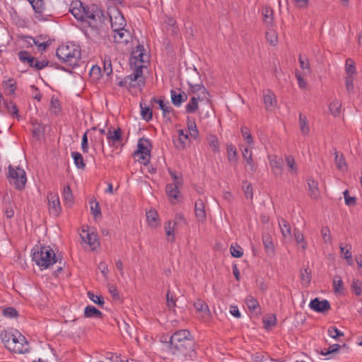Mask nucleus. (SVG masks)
I'll return each instance as SVG.
<instances>
[{
    "label": "nucleus",
    "mask_w": 362,
    "mask_h": 362,
    "mask_svg": "<svg viewBox=\"0 0 362 362\" xmlns=\"http://www.w3.org/2000/svg\"><path fill=\"white\" fill-rule=\"evenodd\" d=\"M5 105L6 106L8 112L12 116L16 115V116L18 117V110L17 106L13 102L10 101V102L6 103Z\"/></svg>",
    "instance_id": "nucleus-62"
},
{
    "label": "nucleus",
    "mask_w": 362,
    "mask_h": 362,
    "mask_svg": "<svg viewBox=\"0 0 362 362\" xmlns=\"http://www.w3.org/2000/svg\"><path fill=\"white\" fill-rule=\"evenodd\" d=\"M135 159L139 163L147 165L150 159V153L144 151H135L134 153Z\"/></svg>",
    "instance_id": "nucleus-32"
},
{
    "label": "nucleus",
    "mask_w": 362,
    "mask_h": 362,
    "mask_svg": "<svg viewBox=\"0 0 362 362\" xmlns=\"http://www.w3.org/2000/svg\"><path fill=\"white\" fill-rule=\"evenodd\" d=\"M146 219L149 225L156 227L158 225V214L155 210H149L146 212Z\"/></svg>",
    "instance_id": "nucleus-35"
},
{
    "label": "nucleus",
    "mask_w": 362,
    "mask_h": 362,
    "mask_svg": "<svg viewBox=\"0 0 362 362\" xmlns=\"http://www.w3.org/2000/svg\"><path fill=\"white\" fill-rule=\"evenodd\" d=\"M188 140V135L184 133L182 129L178 130V137L174 139L175 147L178 149H183Z\"/></svg>",
    "instance_id": "nucleus-20"
},
{
    "label": "nucleus",
    "mask_w": 362,
    "mask_h": 362,
    "mask_svg": "<svg viewBox=\"0 0 362 362\" xmlns=\"http://www.w3.org/2000/svg\"><path fill=\"white\" fill-rule=\"evenodd\" d=\"M151 101L152 102H154L157 104H158L160 108L163 111V115L165 116L166 113H169L171 110H172V107H169V106H167L165 105L164 103H163V100L161 99H157L156 98H153L151 99Z\"/></svg>",
    "instance_id": "nucleus-50"
},
{
    "label": "nucleus",
    "mask_w": 362,
    "mask_h": 362,
    "mask_svg": "<svg viewBox=\"0 0 362 362\" xmlns=\"http://www.w3.org/2000/svg\"><path fill=\"white\" fill-rule=\"evenodd\" d=\"M70 12L78 20L86 22L91 31V35L98 38L102 35L105 16L100 11H90L83 6L79 1H74L69 8Z\"/></svg>",
    "instance_id": "nucleus-1"
},
{
    "label": "nucleus",
    "mask_w": 362,
    "mask_h": 362,
    "mask_svg": "<svg viewBox=\"0 0 362 362\" xmlns=\"http://www.w3.org/2000/svg\"><path fill=\"white\" fill-rule=\"evenodd\" d=\"M264 327L266 329H269L272 326L274 325L276 323V317L275 315H269L265 317L263 320Z\"/></svg>",
    "instance_id": "nucleus-61"
},
{
    "label": "nucleus",
    "mask_w": 362,
    "mask_h": 362,
    "mask_svg": "<svg viewBox=\"0 0 362 362\" xmlns=\"http://www.w3.org/2000/svg\"><path fill=\"white\" fill-rule=\"evenodd\" d=\"M208 141L212 151L216 153L220 152L219 143L218 138L214 135H210L208 137Z\"/></svg>",
    "instance_id": "nucleus-44"
},
{
    "label": "nucleus",
    "mask_w": 362,
    "mask_h": 362,
    "mask_svg": "<svg viewBox=\"0 0 362 362\" xmlns=\"http://www.w3.org/2000/svg\"><path fill=\"white\" fill-rule=\"evenodd\" d=\"M335 163L337 168L344 170L346 167V161L342 155L339 156L337 152L335 153Z\"/></svg>",
    "instance_id": "nucleus-49"
},
{
    "label": "nucleus",
    "mask_w": 362,
    "mask_h": 362,
    "mask_svg": "<svg viewBox=\"0 0 362 362\" xmlns=\"http://www.w3.org/2000/svg\"><path fill=\"white\" fill-rule=\"evenodd\" d=\"M279 225L281 234L284 238H290L291 237V227L288 221L281 218L279 220Z\"/></svg>",
    "instance_id": "nucleus-21"
},
{
    "label": "nucleus",
    "mask_w": 362,
    "mask_h": 362,
    "mask_svg": "<svg viewBox=\"0 0 362 362\" xmlns=\"http://www.w3.org/2000/svg\"><path fill=\"white\" fill-rule=\"evenodd\" d=\"M321 235L323 242L327 245H332V238L331 231L327 226H324L321 229Z\"/></svg>",
    "instance_id": "nucleus-37"
},
{
    "label": "nucleus",
    "mask_w": 362,
    "mask_h": 362,
    "mask_svg": "<svg viewBox=\"0 0 362 362\" xmlns=\"http://www.w3.org/2000/svg\"><path fill=\"white\" fill-rule=\"evenodd\" d=\"M230 254L235 257H241L243 255V249L239 245H231L230 247Z\"/></svg>",
    "instance_id": "nucleus-58"
},
{
    "label": "nucleus",
    "mask_w": 362,
    "mask_h": 362,
    "mask_svg": "<svg viewBox=\"0 0 362 362\" xmlns=\"http://www.w3.org/2000/svg\"><path fill=\"white\" fill-rule=\"evenodd\" d=\"M102 313L94 306L88 305L85 308L84 310V316L86 317H95L100 318L102 317Z\"/></svg>",
    "instance_id": "nucleus-24"
},
{
    "label": "nucleus",
    "mask_w": 362,
    "mask_h": 362,
    "mask_svg": "<svg viewBox=\"0 0 362 362\" xmlns=\"http://www.w3.org/2000/svg\"><path fill=\"white\" fill-rule=\"evenodd\" d=\"M2 341L6 349L15 354L29 352L28 343L25 337L20 333L18 334V336L11 333H5L2 337Z\"/></svg>",
    "instance_id": "nucleus-5"
},
{
    "label": "nucleus",
    "mask_w": 362,
    "mask_h": 362,
    "mask_svg": "<svg viewBox=\"0 0 362 362\" xmlns=\"http://www.w3.org/2000/svg\"><path fill=\"white\" fill-rule=\"evenodd\" d=\"M194 211L197 218L199 221L204 222L206 219V211L203 200L198 199L195 202Z\"/></svg>",
    "instance_id": "nucleus-19"
},
{
    "label": "nucleus",
    "mask_w": 362,
    "mask_h": 362,
    "mask_svg": "<svg viewBox=\"0 0 362 362\" xmlns=\"http://www.w3.org/2000/svg\"><path fill=\"white\" fill-rule=\"evenodd\" d=\"M169 173L173 180V182L172 184H175V185H182V177L181 174H177L175 172L172 171L170 170H169Z\"/></svg>",
    "instance_id": "nucleus-64"
},
{
    "label": "nucleus",
    "mask_w": 362,
    "mask_h": 362,
    "mask_svg": "<svg viewBox=\"0 0 362 362\" xmlns=\"http://www.w3.org/2000/svg\"><path fill=\"white\" fill-rule=\"evenodd\" d=\"M88 296L93 302L99 305H103L104 304V300L102 297L95 295L93 292L88 291Z\"/></svg>",
    "instance_id": "nucleus-63"
},
{
    "label": "nucleus",
    "mask_w": 362,
    "mask_h": 362,
    "mask_svg": "<svg viewBox=\"0 0 362 362\" xmlns=\"http://www.w3.org/2000/svg\"><path fill=\"white\" fill-rule=\"evenodd\" d=\"M114 40L117 43H127L131 39V34L129 30L124 28L118 30H114Z\"/></svg>",
    "instance_id": "nucleus-15"
},
{
    "label": "nucleus",
    "mask_w": 362,
    "mask_h": 362,
    "mask_svg": "<svg viewBox=\"0 0 362 362\" xmlns=\"http://www.w3.org/2000/svg\"><path fill=\"white\" fill-rule=\"evenodd\" d=\"M196 310L200 313L201 317L204 320H208L211 316V312L208 305L202 300H197L194 303Z\"/></svg>",
    "instance_id": "nucleus-17"
},
{
    "label": "nucleus",
    "mask_w": 362,
    "mask_h": 362,
    "mask_svg": "<svg viewBox=\"0 0 362 362\" xmlns=\"http://www.w3.org/2000/svg\"><path fill=\"white\" fill-rule=\"evenodd\" d=\"M198 107L199 103L197 101V96L192 95L189 103L185 106V111L187 113H194L198 110Z\"/></svg>",
    "instance_id": "nucleus-30"
},
{
    "label": "nucleus",
    "mask_w": 362,
    "mask_h": 362,
    "mask_svg": "<svg viewBox=\"0 0 362 362\" xmlns=\"http://www.w3.org/2000/svg\"><path fill=\"white\" fill-rule=\"evenodd\" d=\"M28 1L30 3L36 13H42L45 8L43 0H28Z\"/></svg>",
    "instance_id": "nucleus-43"
},
{
    "label": "nucleus",
    "mask_w": 362,
    "mask_h": 362,
    "mask_svg": "<svg viewBox=\"0 0 362 362\" xmlns=\"http://www.w3.org/2000/svg\"><path fill=\"white\" fill-rule=\"evenodd\" d=\"M327 332H328V334L329 335V337H331L332 338H333L334 339H337L338 337H339L341 336H344V333L342 332H341L340 330H339L335 327H332L329 328L327 330Z\"/></svg>",
    "instance_id": "nucleus-59"
},
{
    "label": "nucleus",
    "mask_w": 362,
    "mask_h": 362,
    "mask_svg": "<svg viewBox=\"0 0 362 362\" xmlns=\"http://www.w3.org/2000/svg\"><path fill=\"white\" fill-rule=\"evenodd\" d=\"M227 154L229 162L233 163L237 161L238 153L235 147L233 144L228 145Z\"/></svg>",
    "instance_id": "nucleus-40"
},
{
    "label": "nucleus",
    "mask_w": 362,
    "mask_h": 362,
    "mask_svg": "<svg viewBox=\"0 0 362 362\" xmlns=\"http://www.w3.org/2000/svg\"><path fill=\"white\" fill-rule=\"evenodd\" d=\"M28 64L30 66L34 67L37 70H40L45 67L47 64V62H39L35 57H33L32 58H30Z\"/></svg>",
    "instance_id": "nucleus-48"
},
{
    "label": "nucleus",
    "mask_w": 362,
    "mask_h": 362,
    "mask_svg": "<svg viewBox=\"0 0 362 362\" xmlns=\"http://www.w3.org/2000/svg\"><path fill=\"white\" fill-rule=\"evenodd\" d=\"M32 259L42 270L57 262L55 253L49 246H35L33 249Z\"/></svg>",
    "instance_id": "nucleus-4"
},
{
    "label": "nucleus",
    "mask_w": 362,
    "mask_h": 362,
    "mask_svg": "<svg viewBox=\"0 0 362 362\" xmlns=\"http://www.w3.org/2000/svg\"><path fill=\"white\" fill-rule=\"evenodd\" d=\"M299 123H300V132L303 135H308L309 133V127L308 124V121L303 114L299 115Z\"/></svg>",
    "instance_id": "nucleus-38"
},
{
    "label": "nucleus",
    "mask_w": 362,
    "mask_h": 362,
    "mask_svg": "<svg viewBox=\"0 0 362 362\" xmlns=\"http://www.w3.org/2000/svg\"><path fill=\"white\" fill-rule=\"evenodd\" d=\"M266 38L269 44L273 46H275L278 42L277 34L274 30L269 29L266 33Z\"/></svg>",
    "instance_id": "nucleus-41"
},
{
    "label": "nucleus",
    "mask_w": 362,
    "mask_h": 362,
    "mask_svg": "<svg viewBox=\"0 0 362 362\" xmlns=\"http://www.w3.org/2000/svg\"><path fill=\"white\" fill-rule=\"evenodd\" d=\"M140 106H141V114L142 118L146 121L151 119V118H152L151 110L143 103H141Z\"/></svg>",
    "instance_id": "nucleus-42"
},
{
    "label": "nucleus",
    "mask_w": 362,
    "mask_h": 362,
    "mask_svg": "<svg viewBox=\"0 0 362 362\" xmlns=\"http://www.w3.org/2000/svg\"><path fill=\"white\" fill-rule=\"evenodd\" d=\"M300 281L303 286H308L310 281V272L308 269L301 271Z\"/></svg>",
    "instance_id": "nucleus-52"
},
{
    "label": "nucleus",
    "mask_w": 362,
    "mask_h": 362,
    "mask_svg": "<svg viewBox=\"0 0 362 362\" xmlns=\"http://www.w3.org/2000/svg\"><path fill=\"white\" fill-rule=\"evenodd\" d=\"M245 303L250 310H255L259 306L257 300L252 296H249L245 300Z\"/></svg>",
    "instance_id": "nucleus-54"
},
{
    "label": "nucleus",
    "mask_w": 362,
    "mask_h": 362,
    "mask_svg": "<svg viewBox=\"0 0 362 362\" xmlns=\"http://www.w3.org/2000/svg\"><path fill=\"white\" fill-rule=\"evenodd\" d=\"M71 157L74 160V164L78 169H83L86 166L82 155L78 152H72Z\"/></svg>",
    "instance_id": "nucleus-34"
},
{
    "label": "nucleus",
    "mask_w": 362,
    "mask_h": 362,
    "mask_svg": "<svg viewBox=\"0 0 362 362\" xmlns=\"http://www.w3.org/2000/svg\"><path fill=\"white\" fill-rule=\"evenodd\" d=\"M333 288L335 293H341L344 291L343 281L339 276L334 277Z\"/></svg>",
    "instance_id": "nucleus-39"
},
{
    "label": "nucleus",
    "mask_w": 362,
    "mask_h": 362,
    "mask_svg": "<svg viewBox=\"0 0 362 362\" xmlns=\"http://www.w3.org/2000/svg\"><path fill=\"white\" fill-rule=\"evenodd\" d=\"M170 95L172 103L176 107H180L181 104L187 99V95L180 89L172 90Z\"/></svg>",
    "instance_id": "nucleus-16"
},
{
    "label": "nucleus",
    "mask_w": 362,
    "mask_h": 362,
    "mask_svg": "<svg viewBox=\"0 0 362 362\" xmlns=\"http://www.w3.org/2000/svg\"><path fill=\"white\" fill-rule=\"evenodd\" d=\"M171 221H168L165 223L164 229L165 230L166 235L168 236V241L173 242L174 240V224L171 226Z\"/></svg>",
    "instance_id": "nucleus-45"
},
{
    "label": "nucleus",
    "mask_w": 362,
    "mask_h": 362,
    "mask_svg": "<svg viewBox=\"0 0 362 362\" xmlns=\"http://www.w3.org/2000/svg\"><path fill=\"white\" fill-rule=\"evenodd\" d=\"M264 21L267 25L271 24L273 21V11L272 8L266 7L263 10Z\"/></svg>",
    "instance_id": "nucleus-51"
},
{
    "label": "nucleus",
    "mask_w": 362,
    "mask_h": 362,
    "mask_svg": "<svg viewBox=\"0 0 362 362\" xmlns=\"http://www.w3.org/2000/svg\"><path fill=\"white\" fill-rule=\"evenodd\" d=\"M241 134L243 136V139L245 141L246 144L249 147H253L254 146V139L253 137L249 130V129L246 127H243L241 128Z\"/></svg>",
    "instance_id": "nucleus-31"
},
{
    "label": "nucleus",
    "mask_w": 362,
    "mask_h": 362,
    "mask_svg": "<svg viewBox=\"0 0 362 362\" xmlns=\"http://www.w3.org/2000/svg\"><path fill=\"white\" fill-rule=\"evenodd\" d=\"M90 204H91V206H90L91 214L95 217H98V216H100L101 211H100V207L99 203L97 202H95L93 199H91L90 201Z\"/></svg>",
    "instance_id": "nucleus-53"
},
{
    "label": "nucleus",
    "mask_w": 362,
    "mask_h": 362,
    "mask_svg": "<svg viewBox=\"0 0 362 362\" xmlns=\"http://www.w3.org/2000/svg\"><path fill=\"white\" fill-rule=\"evenodd\" d=\"M106 135L110 146L118 145L122 140V130L120 128L112 130L110 129Z\"/></svg>",
    "instance_id": "nucleus-14"
},
{
    "label": "nucleus",
    "mask_w": 362,
    "mask_h": 362,
    "mask_svg": "<svg viewBox=\"0 0 362 362\" xmlns=\"http://www.w3.org/2000/svg\"><path fill=\"white\" fill-rule=\"evenodd\" d=\"M144 49L142 46H138L136 49L132 52L129 59L130 67L144 69L146 67L144 63L148 62V56L144 53Z\"/></svg>",
    "instance_id": "nucleus-8"
},
{
    "label": "nucleus",
    "mask_w": 362,
    "mask_h": 362,
    "mask_svg": "<svg viewBox=\"0 0 362 362\" xmlns=\"http://www.w3.org/2000/svg\"><path fill=\"white\" fill-rule=\"evenodd\" d=\"M286 165L288 168V173L292 175H296L298 173V168L296 161L293 156H288L286 157Z\"/></svg>",
    "instance_id": "nucleus-29"
},
{
    "label": "nucleus",
    "mask_w": 362,
    "mask_h": 362,
    "mask_svg": "<svg viewBox=\"0 0 362 362\" xmlns=\"http://www.w3.org/2000/svg\"><path fill=\"white\" fill-rule=\"evenodd\" d=\"M181 185H175V184H169L166 187V193L169 198L176 199L178 197L179 187Z\"/></svg>",
    "instance_id": "nucleus-26"
},
{
    "label": "nucleus",
    "mask_w": 362,
    "mask_h": 362,
    "mask_svg": "<svg viewBox=\"0 0 362 362\" xmlns=\"http://www.w3.org/2000/svg\"><path fill=\"white\" fill-rule=\"evenodd\" d=\"M262 242L267 253H273L274 246L272 236L269 233H263Z\"/></svg>",
    "instance_id": "nucleus-23"
},
{
    "label": "nucleus",
    "mask_w": 362,
    "mask_h": 362,
    "mask_svg": "<svg viewBox=\"0 0 362 362\" xmlns=\"http://www.w3.org/2000/svg\"><path fill=\"white\" fill-rule=\"evenodd\" d=\"M187 127L190 133V136L196 138L198 135V130L197 129V125L194 121L190 120L189 118H188Z\"/></svg>",
    "instance_id": "nucleus-56"
},
{
    "label": "nucleus",
    "mask_w": 362,
    "mask_h": 362,
    "mask_svg": "<svg viewBox=\"0 0 362 362\" xmlns=\"http://www.w3.org/2000/svg\"><path fill=\"white\" fill-rule=\"evenodd\" d=\"M49 209L51 214L58 216L61 211L59 196L57 193L50 192L47 196Z\"/></svg>",
    "instance_id": "nucleus-11"
},
{
    "label": "nucleus",
    "mask_w": 362,
    "mask_h": 362,
    "mask_svg": "<svg viewBox=\"0 0 362 362\" xmlns=\"http://www.w3.org/2000/svg\"><path fill=\"white\" fill-rule=\"evenodd\" d=\"M58 59L67 66H76L81 59V49L78 45L69 43L62 45L57 49Z\"/></svg>",
    "instance_id": "nucleus-3"
},
{
    "label": "nucleus",
    "mask_w": 362,
    "mask_h": 362,
    "mask_svg": "<svg viewBox=\"0 0 362 362\" xmlns=\"http://www.w3.org/2000/svg\"><path fill=\"white\" fill-rule=\"evenodd\" d=\"M269 164L276 176L282 173L284 160L275 155L269 156Z\"/></svg>",
    "instance_id": "nucleus-13"
},
{
    "label": "nucleus",
    "mask_w": 362,
    "mask_h": 362,
    "mask_svg": "<svg viewBox=\"0 0 362 362\" xmlns=\"http://www.w3.org/2000/svg\"><path fill=\"white\" fill-rule=\"evenodd\" d=\"M111 27L112 31L124 28L126 25V21L122 13L116 10L110 15Z\"/></svg>",
    "instance_id": "nucleus-10"
},
{
    "label": "nucleus",
    "mask_w": 362,
    "mask_h": 362,
    "mask_svg": "<svg viewBox=\"0 0 362 362\" xmlns=\"http://www.w3.org/2000/svg\"><path fill=\"white\" fill-rule=\"evenodd\" d=\"M8 179L11 184L14 185L18 189L24 188L27 179L25 170L21 168L8 167Z\"/></svg>",
    "instance_id": "nucleus-6"
},
{
    "label": "nucleus",
    "mask_w": 362,
    "mask_h": 362,
    "mask_svg": "<svg viewBox=\"0 0 362 362\" xmlns=\"http://www.w3.org/2000/svg\"><path fill=\"white\" fill-rule=\"evenodd\" d=\"M199 81H200L199 74L194 69V71L187 80V83L189 86V94L196 95L198 93H202V98H205L206 95H209L206 88Z\"/></svg>",
    "instance_id": "nucleus-7"
},
{
    "label": "nucleus",
    "mask_w": 362,
    "mask_h": 362,
    "mask_svg": "<svg viewBox=\"0 0 362 362\" xmlns=\"http://www.w3.org/2000/svg\"><path fill=\"white\" fill-rule=\"evenodd\" d=\"M341 103L334 99L330 104H329V112L334 117H338L341 113Z\"/></svg>",
    "instance_id": "nucleus-28"
},
{
    "label": "nucleus",
    "mask_w": 362,
    "mask_h": 362,
    "mask_svg": "<svg viewBox=\"0 0 362 362\" xmlns=\"http://www.w3.org/2000/svg\"><path fill=\"white\" fill-rule=\"evenodd\" d=\"M137 150L136 151H144L150 153L151 144L148 140L145 139H140L137 144Z\"/></svg>",
    "instance_id": "nucleus-36"
},
{
    "label": "nucleus",
    "mask_w": 362,
    "mask_h": 362,
    "mask_svg": "<svg viewBox=\"0 0 362 362\" xmlns=\"http://www.w3.org/2000/svg\"><path fill=\"white\" fill-rule=\"evenodd\" d=\"M167 346L170 352L177 358L192 357L194 354L195 342L187 329L175 332Z\"/></svg>",
    "instance_id": "nucleus-2"
},
{
    "label": "nucleus",
    "mask_w": 362,
    "mask_h": 362,
    "mask_svg": "<svg viewBox=\"0 0 362 362\" xmlns=\"http://www.w3.org/2000/svg\"><path fill=\"white\" fill-rule=\"evenodd\" d=\"M330 309V303L327 300L323 299L322 300H320L318 299V313H325Z\"/></svg>",
    "instance_id": "nucleus-47"
},
{
    "label": "nucleus",
    "mask_w": 362,
    "mask_h": 362,
    "mask_svg": "<svg viewBox=\"0 0 362 362\" xmlns=\"http://www.w3.org/2000/svg\"><path fill=\"white\" fill-rule=\"evenodd\" d=\"M63 199L65 205L69 207L72 206L74 202V197L69 186H66L64 188Z\"/></svg>",
    "instance_id": "nucleus-27"
},
{
    "label": "nucleus",
    "mask_w": 362,
    "mask_h": 362,
    "mask_svg": "<svg viewBox=\"0 0 362 362\" xmlns=\"http://www.w3.org/2000/svg\"><path fill=\"white\" fill-rule=\"evenodd\" d=\"M133 73L127 76L131 78V82L128 83L129 88H141L144 84V77L143 76V69L131 67Z\"/></svg>",
    "instance_id": "nucleus-9"
},
{
    "label": "nucleus",
    "mask_w": 362,
    "mask_h": 362,
    "mask_svg": "<svg viewBox=\"0 0 362 362\" xmlns=\"http://www.w3.org/2000/svg\"><path fill=\"white\" fill-rule=\"evenodd\" d=\"M5 93L8 95H13L16 90V83L13 78H8L3 81Z\"/></svg>",
    "instance_id": "nucleus-22"
},
{
    "label": "nucleus",
    "mask_w": 362,
    "mask_h": 362,
    "mask_svg": "<svg viewBox=\"0 0 362 362\" xmlns=\"http://www.w3.org/2000/svg\"><path fill=\"white\" fill-rule=\"evenodd\" d=\"M82 233H86V235L81 234V237L83 240L88 243L93 250L95 249L98 245L97 234L94 233L86 232L84 229L82 230Z\"/></svg>",
    "instance_id": "nucleus-18"
},
{
    "label": "nucleus",
    "mask_w": 362,
    "mask_h": 362,
    "mask_svg": "<svg viewBox=\"0 0 362 362\" xmlns=\"http://www.w3.org/2000/svg\"><path fill=\"white\" fill-rule=\"evenodd\" d=\"M341 346L338 344L330 345L327 349L325 348L320 351V354L324 356H329L328 358H332V355L336 354L339 350Z\"/></svg>",
    "instance_id": "nucleus-33"
},
{
    "label": "nucleus",
    "mask_w": 362,
    "mask_h": 362,
    "mask_svg": "<svg viewBox=\"0 0 362 362\" xmlns=\"http://www.w3.org/2000/svg\"><path fill=\"white\" fill-rule=\"evenodd\" d=\"M351 288L354 293L358 296H362V282L356 280L354 281L351 285Z\"/></svg>",
    "instance_id": "nucleus-57"
},
{
    "label": "nucleus",
    "mask_w": 362,
    "mask_h": 362,
    "mask_svg": "<svg viewBox=\"0 0 362 362\" xmlns=\"http://www.w3.org/2000/svg\"><path fill=\"white\" fill-rule=\"evenodd\" d=\"M263 101L265 105V108L268 111L273 110L277 104L276 95L269 89L263 93Z\"/></svg>",
    "instance_id": "nucleus-12"
},
{
    "label": "nucleus",
    "mask_w": 362,
    "mask_h": 362,
    "mask_svg": "<svg viewBox=\"0 0 362 362\" xmlns=\"http://www.w3.org/2000/svg\"><path fill=\"white\" fill-rule=\"evenodd\" d=\"M299 62L300 65V69L302 71H300L303 74H310V68L308 59L305 57H303L300 55L299 57Z\"/></svg>",
    "instance_id": "nucleus-46"
},
{
    "label": "nucleus",
    "mask_w": 362,
    "mask_h": 362,
    "mask_svg": "<svg viewBox=\"0 0 362 362\" xmlns=\"http://www.w3.org/2000/svg\"><path fill=\"white\" fill-rule=\"evenodd\" d=\"M307 74H303L300 70H297L296 72V76L298 80V86L300 88H305L306 87V82L304 80V76Z\"/></svg>",
    "instance_id": "nucleus-60"
},
{
    "label": "nucleus",
    "mask_w": 362,
    "mask_h": 362,
    "mask_svg": "<svg viewBox=\"0 0 362 362\" xmlns=\"http://www.w3.org/2000/svg\"><path fill=\"white\" fill-rule=\"evenodd\" d=\"M346 76H354L356 74V69L354 61L348 58L345 64Z\"/></svg>",
    "instance_id": "nucleus-25"
},
{
    "label": "nucleus",
    "mask_w": 362,
    "mask_h": 362,
    "mask_svg": "<svg viewBox=\"0 0 362 362\" xmlns=\"http://www.w3.org/2000/svg\"><path fill=\"white\" fill-rule=\"evenodd\" d=\"M354 76L345 77L346 89L349 93H353L354 92Z\"/></svg>",
    "instance_id": "nucleus-55"
}]
</instances>
